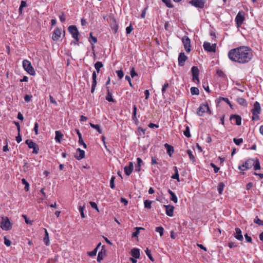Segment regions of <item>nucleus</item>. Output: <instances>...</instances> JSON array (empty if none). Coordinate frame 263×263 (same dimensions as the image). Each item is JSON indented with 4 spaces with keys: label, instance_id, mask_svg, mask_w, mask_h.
<instances>
[{
    "label": "nucleus",
    "instance_id": "2f4dec72",
    "mask_svg": "<svg viewBox=\"0 0 263 263\" xmlns=\"http://www.w3.org/2000/svg\"><path fill=\"white\" fill-rule=\"evenodd\" d=\"M108 22L109 25L117 23L116 20L113 14L110 13L109 15Z\"/></svg>",
    "mask_w": 263,
    "mask_h": 263
},
{
    "label": "nucleus",
    "instance_id": "37998d69",
    "mask_svg": "<svg viewBox=\"0 0 263 263\" xmlns=\"http://www.w3.org/2000/svg\"><path fill=\"white\" fill-rule=\"evenodd\" d=\"M233 140L235 144L237 145H240L241 143H243L242 138L237 139L234 138Z\"/></svg>",
    "mask_w": 263,
    "mask_h": 263
},
{
    "label": "nucleus",
    "instance_id": "20e7f679",
    "mask_svg": "<svg viewBox=\"0 0 263 263\" xmlns=\"http://www.w3.org/2000/svg\"><path fill=\"white\" fill-rule=\"evenodd\" d=\"M68 30L69 33L71 34L72 37L76 41V42H79V31L77 27L74 25L69 26L68 28Z\"/></svg>",
    "mask_w": 263,
    "mask_h": 263
},
{
    "label": "nucleus",
    "instance_id": "774afa93",
    "mask_svg": "<svg viewBox=\"0 0 263 263\" xmlns=\"http://www.w3.org/2000/svg\"><path fill=\"white\" fill-rule=\"evenodd\" d=\"M228 247L230 248H233L237 247V245L235 242H230L228 243Z\"/></svg>",
    "mask_w": 263,
    "mask_h": 263
},
{
    "label": "nucleus",
    "instance_id": "4d7b16f0",
    "mask_svg": "<svg viewBox=\"0 0 263 263\" xmlns=\"http://www.w3.org/2000/svg\"><path fill=\"white\" fill-rule=\"evenodd\" d=\"M210 165L214 169V171L215 173H217L219 170V167H217L215 164H214V163H211L210 164Z\"/></svg>",
    "mask_w": 263,
    "mask_h": 263
},
{
    "label": "nucleus",
    "instance_id": "a19ab883",
    "mask_svg": "<svg viewBox=\"0 0 263 263\" xmlns=\"http://www.w3.org/2000/svg\"><path fill=\"white\" fill-rule=\"evenodd\" d=\"M89 124H90V126H91L92 128H95V129H97V131H98L100 134L102 133V130H101V129H100V127L99 125H98V124H96H96H92V123H89Z\"/></svg>",
    "mask_w": 263,
    "mask_h": 263
},
{
    "label": "nucleus",
    "instance_id": "bf43d9fd",
    "mask_svg": "<svg viewBox=\"0 0 263 263\" xmlns=\"http://www.w3.org/2000/svg\"><path fill=\"white\" fill-rule=\"evenodd\" d=\"M97 252V248H95L93 250H92L91 252H89L88 253L90 256L92 257V256L96 255Z\"/></svg>",
    "mask_w": 263,
    "mask_h": 263
},
{
    "label": "nucleus",
    "instance_id": "cd10ccee",
    "mask_svg": "<svg viewBox=\"0 0 263 263\" xmlns=\"http://www.w3.org/2000/svg\"><path fill=\"white\" fill-rule=\"evenodd\" d=\"M168 193L171 196V200L174 203H177L178 202V199L175 194L170 189L168 190Z\"/></svg>",
    "mask_w": 263,
    "mask_h": 263
},
{
    "label": "nucleus",
    "instance_id": "f257e3e1",
    "mask_svg": "<svg viewBox=\"0 0 263 263\" xmlns=\"http://www.w3.org/2000/svg\"><path fill=\"white\" fill-rule=\"evenodd\" d=\"M228 57L233 62L245 64L252 59L253 54L250 48L243 46L231 49L228 52Z\"/></svg>",
    "mask_w": 263,
    "mask_h": 263
},
{
    "label": "nucleus",
    "instance_id": "393cba45",
    "mask_svg": "<svg viewBox=\"0 0 263 263\" xmlns=\"http://www.w3.org/2000/svg\"><path fill=\"white\" fill-rule=\"evenodd\" d=\"M55 140L57 142L61 143V139L62 138L63 135L59 130L55 131Z\"/></svg>",
    "mask_w": 263,
    "mask_h": 263
},
{
    "label": "nucleus",
    "instance_id": "79ce46f5",
    "mask_svg": "<svg viewBox=\"0 0 263 263\" xmlns=\"http://www.w3.org/2000/svg\"><path fill=\"white\" fill-rule=\"evenodd\" d=\"M254 222L258 224L259 226H263V220H260L257 216H256L254 218Z\"/></svg>",
    "mask_w": 263,
    "mask_h": 263
},
{
    "label": "nucleus",
    "instance_id": "9d476101",
    "mask_svg": "<svg viewBox=\"0 0 263 263\" xmlns=\"http://www.w3.org/2000/svg\"><path fill=\"white\" fill-rule=\"evenodd\" d=\"M204 0H191L189 3L192 6L199 8H203L204 6Z\"/></svg>",
    "mask_w": 263,
    "mask_h": 263
},
{
    "label": "nucleus",
    "instance_id": "338daca9",
    "mask_svg": "<svg viewBox=\"0 0 263 263\" xmlns=\"http://www.w3.org/2000/svg\"><path fill=\"white\" fill-rule=\"evenodd\" d=\"M32 97L31 95H26L24 97V100L26 102H29L31 101Z\"/></svg>",
    "mask_w": 263,
    "mask_h": 263
},
{
    "label": "nucleus",
    "instance_id": "5fc2aeb1",
    "mask_svg": "<svg viewBox=\"0 0 263 263\" xmlns=\"http://www.w3.org/2000/svg\"><path fill=\"white\" fill-rule=\"evenodd\" d=\"M217 74L218 77H221V78H225L226 74L224 73L221 70H218L217 71Z\"/></svg>",
    "mask_w": 263,
    "mask_h": 263
},
{
    "label": "nucleus",
    "instance_id": "4468645a",
    "mask_svg": "<svg viewBox=\"0 0 263 263\" xmlns=\"http://www.w3.org/2000/svg\"><path fill=\"white\" fill-rule=\"evenodd\" d=\"M61 30L59 28H57L55 29V30L53 32L52 39L53 41H57L60 39V37H61Z\"/></svg>",
    "mask_w": 263,
    "mask_h": 263
},
{
    "label": "nucleus",
    "instance_id": "052dcab7",
    "mask_svg": "<svg viewBox=\"0 0 263 263\" xmlns=\"http://www.w3.org/2000/svg\"><path fill=\"white\" fill-rule=\"evenodd\" d=\"M168 86L169 84L168 83L166 82L164 83L162 88V94H163L165 92L166 89L168 87Z\"/></svg>",
    "mask_w": 263,
    "mask_h": 263
},
{
    "label": "nucleus",
    "instance_id": "f8f14e48",
    "mask_svg": "<svg viewBox=\"0 0 263 263\" xmlns=\"http://www.w3.org/2000/svg\"><path fill=\"white\" fill-rule=\"evenodd\" d=\"M191 72L193 76V80L194 81L197 80L199 83V80L198 76L199 74V70L197 66H193L191 68Z\"/></svg>",
    "mask_w": 263,
    "mask_h": 263
},
{
    "label": "nucleus",
    "instance_id": "72a5a7b5",
    "mask_svg": "<svg viewBox=\"0 0 263 263\" xmlns=\"http://www.w3.org/2000/svg\"><path fill=\"white\" fill-rule=\"evenodd\" d=\"M186 152L189 155L190 161H192V163H194L195 162V158L193 154L192 151L190 149H188Z\"/></svg>",
    "mask_w": 263,
    "mask_h": 263
},
{
    "label": "nucleus",
    "instance_id": "c85d7f7f",
    "mask_svg": "<svg viewBox=\"0 0 263 263\" xmlns=\"http://www.w3.org/2000/svg\"><path fill=\"white\" fill-rule=\"evenodd\" d=\"M237 102L239 104L245 107L248 105L247 101L243 98H237Z\"/></svg>",
    "mask_w": 263,
    "mask_h": 263
},
{
    "label": "nucleus",
    "instance_id": "4c0bfd02",
    "mask_svg": "<svg viewBox=\"0 0 263 263\" xmlns=\"http://www.w3.org/2000/svg\"><path fill=\"white\" fill-rule=\"evenodd\" d=\"M191 93L192 95H198L199 93V90L197 87H192L191 88Z\"/></svg>",
    "mask_w": 263,
    "mask_h": 263
},
{
    "label": "nucleus",
    "instance_id": "ea45409f",
    "mask_svg": "<svg viewBox=\"0 0 263 263\" xmlns=\"http://www.w3.org/2000/svg\"><path fill=\"white\" fill-rule=\"evenodd\" d=\"M219 102L221 101H224L226 102V103H228V104L230 106V107L232 108V105L231 103V102L229 101V99L227 98H223V97H219L218 98Z\"/></svg>",
    "mask_w": 263,
    "mask_h": 263
},
{
    "label": "nucleus",
    "instance_id": "473e14b6",
    "mask_svg": "<svg viewBox=\"0 0 263 263\" xmlns=\"http://www.w3.org/2000/svg\"><path fill=\"white\" fill-rule=\"evenodd\" d=\"M103 66V65L102 63V62L98 61L95 64V67L96 69V71L98 73L100 72V69L101 68H102Z\"/></svg>",
    "mask_w": 263,
    "mask_h": 263
},
{
    "label": "nucleus",
    "instance_id": "0e129e2a",
    "mask_svg": "<svg viewBox=\"0 0 263 263\" xmlns=\"http://www.w3.org/2000/svg\"><path fill=\"white\" fill-rule=\"evenodd\" d=\"M78 142L80 145H82L84 148L86 149L87 148V145L84 142L82 138H81V139H79Z\"/></svg>",
    "mask_w": 263,
    "mask_h": 263
},
{
    "label": "nucleus",
    "instance_id": "6e6d98bb",
    "mask_svg": "<svg viewBox=\"0 0 263 263\" xmlns=\"http://www.w3.org/2000/svg\"><path fill=\"white\" fill-rule=\"evenodd\" d=\"M117 76L119 79H122L124 76V72L122 70H117L116 71Z\"/></svg>",
    "mask_w": 263,
    "mask_h": 263
},
{
    "label": "nucleus",
    "instance_id": "a211bd4d",
    "mask_svg": "<svg viewBox=\"0 0 263 263\" xmlns=\"http://www.w3.org/2000/svg\"><path fill=\"white\" fill-rule=\"evenodd\" d=\"M164 206L165 208L166 214L167 216L170 217H172L174 215L173 212L174 210V207L173 205H164Z\"/></svg>",
    "mask_w": 263,
    "mask_h": 263
},
{
    "label": "nucleus",
    "instance_id": "2eb2a0df",
    "mask_svg": "<svg viewBox=\"0 0 263 263\" xmlns=\"http://www.w3.org/2000/svg\"><path fill=\"white\" fill-rule=\"evenodd\" d=\"M261 111V108L260 104L257 101H256L253 106V108L251 110V112L252 114H259Z\"/></svg>",
    "mask_w": 263,
    "mask_h": 263
},
{
    "label": "nucleus",
    "instance_id": "09e8293b",
    "mask_svg": "<svg viewBox=\"0 0 263 263\" xmlns=\"http://www.w3.org/2000/svg\"><path fill=\"white\" fill-rule=\"evenodd\" d=\"M156 231L160 234V235L162 236L163 234L164 229L162 227H158L156 228Z\"/></svg>",
    "mask_w": 263,
    "mask_h": 263
},
{
    "label": "nucleus",
    "instance_id": "c756f323",
    "mask_svg": "<svg viewBox=\"0 0 263 263\" xmlns=\"http://www.w3.org/2000/svg\"><path fill=\"white\" fill-rule=\"evenodd\" d=\"M254 170L256 171L260 169V163L258 159L254 160L253 159Z\"/></svg>",
    "mask_w": 263,
    "mask_h": 263
},
{
    "label": "nucleus",
    "instance_id": "a18cd8bd",
    "mask_svg": "<svg viewBox=\"0 0 263 263\" xmlns=\"http://www.w3.org/2000/svg\"><path fill=\"white\" fill-rule=\"evenodd\" d=\"M184 135L187 138L191 137V134L190 132V127L188 126H186L185 130L183 132Z\"/></svg>",
    "mask_w": 263,
    "mask_h": 263
},
{
    "label": "nucleus",
    "instance_id": "5701e85b",
    "mask_svg": "<svg viewBox=\"0 0 263 263\" xmlns=\"http://www.w3.org/2000/svg\"><path fill=\"white\" fill-rule=\"evenodd\" d=\"M103 248L104 246L102 247L101 251H100L98 254L97 261L99 262H100L101 261L105 254L106 251L103 249Z\"/></svg>",
    "mask_w": 263,
    "mask_h": 263
},
{
    "label": "nucleus",
    "instance_id": "de8ad7c7",
    "mask_svg": "<svg viewBox=\"0 0 263 263\" xmlns=\"http://www.w3.org/2000/svg\"><path fill=\"white\" fill-rule=\"evenodd\" d=\"M162 1L165 4L166 6L168 8H173V5L171 3V0H162Z\"/></svg>",
    "mask_w": 263,
    "mask_h": 263
},
{
    "label": "nucleus",
    "instance_id": "9b49d317",
    "mask_svg": "<svg viewBox=\"0 0 263 263\" xmlns=\"http://www.w3.org/2000/svg\"><path fill=\"white\" fill-rule=\"evenodd\" d=\"M245 20L244 13L239 11L235 17V22L237 26H240Z\"/></svg>",
    "mask_w": 263,
    "mask_h": 263
},
{
    "label": "nucleus",
    "instance_id": "c9c22d12",
    "mask_svg": "<svg viewBox=\"0 0 263 263\" xmlns=\"http://www.w3.org/2000/svg\"><path fill=\"white\" fill-rule=\"evenodd\" d=\"M135 229H136V231L134 232L132 234L133 237H138V235H139V234L140 233V230H144V228H143L142 227H136Z\"/></svg>",
    "mask_w": 263,
    "mask_h": 263
},
{
    "label": "nucleus",
    "instance_id": "680f3d73",
    "mask_svg": "<svg viewBox=\"0 0 263 263\" xmlns=\"http://www.w3.org/2000/svg\"><path fill=\"white\" fill-rule=\"evenodd\" d=\"M133 30V28L132 26V24L130 23V25L126 27V32L127 34H129L131 33L132 30Z\"/></svg>",
    "mask_w": 263,
    "mask_h": 263
},
{
    "label": "nucleus",
    "instance_id": "58836bf2",
    "mask_svg": "<svg viewBox=\"0 0 263 263\" xmlns=\"http://www.w3.org/2000/svg\"><path fill=\"white\" fill-rule=\"evenodd\" d=\"M22 183L25 185V190L26 191H28L29 189V184L28 183V182L26 181V180L25 178H23L22 179Z\"/></svg>",
    "mask_w": 263,
    "mask_h": 263
},
{
    "label": "nucleus",
    "instance_id": "f03ea898",
    "mask_svg": "<svg viewBox=\"0 0 263 263\" xmlns=\"http://www.w3.org/2000/svg\"><path fill=\"white\" fill-rule=\"evenodd\" d=\"M1 228L5 231H8L12 228V224L7 217H2L1 222Z\"/></svg>",
    "mask_w": 263,
    "mask_h": 263
},
{
    "label": "nucleus",
    "instance_id": "8fccbe9b",
    "mask_svg": "<svg viewBox=\"0 0 263 263\" xmlns=\"http://www.w3.org/2000/svg\"><path fill=\"white\" fill-rule=\"evenodd\" d=\"M136 114H137V106L136 105L133 106V120H135L136 119Z\"/></svg>",
    "mask_w": 263,
    "mask_h": 263
},
{
    "label": "nucleus",
    "instance_id": "e2e57ef3",
    "mask_svg": "<svg viewBox=\"0 0 263 263\" xmlns=\"http://www.w3.org/2000/svg\"><path fill=\"white\" fill-rule=\"evenodd\" d=\"M89 204L93 209H96V210H97V211H99L97 204H96V203H95V202L90 201L89 202Z\"/></svg>",
    "mask_w": 263,
    "mask_h": 263
},
{
    "label": "nucleus",
    "instance_id": "c03bdc74",
    "mask_svg": "<svg viewBox=\"0 0 263 263\" xmlns=\"http://www.w3.org/2000/svg\"><path fill=\"white\" fill-rule=\"evenodd\" d=\"M152 203V201L149 200H146L144 202V207L147 209H151V204Z\"/></svg>",
    "mask_w": 263,
    "mask_h": 263
},
{
    "label": "nucleus",
    "instance_id": "6e6552de",
    "mask_svg": "<svg viewBox=\"0 0 263 263\" xmlns=\"http://www.w3.org/2000/svg\"><path fill=\"white\" fill-rule=\"evenodd\" d=\"M216 44H211L209 42H204L203 45L204 49L209 52H215L216 51Z\"/></svg>",
    "mask_w": 263,
    "mask_h": 263
},
{
    "label": "nucleus",
    "instance_id": "49530a36",
    "mask_svg": "<svg viewBox=\"0 0 263 263\" xmlns=\"http://www.w3.org/2000/svg\"><path fill=\"white\" fill-rule=\"evenodd\" d=\"M145 252L146 254L147 255V256L149 258V259L151 260H152V261H154V259H153V256H152V255L151 254V251L148 248H147L146 249V250L145 251Z\"/></svg>",
    "mask_w": 263,
    "mask_h": 263
},
{
    "label": "nucleus",
    "instance_id": "13d9d810",
    "mask_svg": "<svg viewBox=\"0 0 263 263\" xmlns=\"http://www.w3.org/2000/svg\"><path fill=\"white\" fill-rule=\"evenodd\" d=\"M171 178L173 179L177 180V181L178 182L180 181L179 173H175L173 175H172Z\"/></svg>",
    "mask_w": 263,
    "mask_h": 263
},
{
    "label": "nucleus",
    "instance_id": "69168bd1",
    "mask_svg": "<svg viewBox=\"0 0 263 263\" xmlns=\"http://www.w3.org/2000/svg\"><path fill=\"white\" fill-rule=\"evenodd\" d=\"M89 41L91 45H93L94 44H96L97 42V37L93 36L92 37L91 39L89 40Z\"/></svg>",
    "mask_w": 263,
    "mask_h": 263
},
{
    "label": "nucleus",
    "instance_id": "0eeeda50",
    "mask_svg": "<svg viewBox=\"0 0 263 263\" xmlns=\"http://www.w3.org/2000/svg\"><path fill=\"white\" fill-rule=\"evenodd\" d=\"M25 143L28 145L29 148H32L33 154H37L39 151V147L36 143L32 140L27 139L25 141Z\"/></svg>",
    "mask_w": 263,
    "mask_h": 263
},
{
    "label": "nucleus",
    "instance_id": "b1692460",
    "mask_svg": "<svg viewBox=\"0 0 263 263\" xmlns=\"http://www.w3.org/2000/svg\"><path fill=\"white\" fill-rule=\"evenodd\" d=\"M107 89V95L106 96V99L108 101L110 102H115V100L112 98V94L110 91V89L109 87H106Z\"/></svg>",
    "mask_w": 263,
    "mask_h": 263
},
{
    "label": "nucleus",
    "instance_id": "4be33fe9",
    "mask_svg": "<svg viewBox=\"0 0 263 263\" xmlns=\"http://www.w3.org/2000/svg\"><path fill=\"white\" fill-rule=\"evenodd\" d=\"M132 256L135 258H139L140 256V250L138 249L134 248L131 250Z\"/></svg>",
    "mask_w": 263,
    "mask_h": 263
},
{
    "label": "nucleus",
    "instance_id": "aec40b11",
    "mask_svg": "<svg viewBox=\"0 0 263 263\" xmlns=\"http://www.w3.org/2000/svg\"><path fill=\"white\" fill-rule=\"evenodd\" d=\"M92 85H91V92L93 93L95 89L96 86L97 85V74L95 71H93L92 74Z\"/></svg>",
    "mask_w": 263,
    "mask_h": 263
},
{
    "label": "nucleus",
    "instance_id": "39448f33",
    "mask_svg": "<svg viewBox=\"0 0 263 263\" xmlns=\"http://www.w3.org/2000/svg\"><path fill=\"white\" fill-rule=\"evenodd\" d=\"M205 112H209L211 114V111L207 103H202L200 104V106L198 107L197 111V114L199 116H202L203 114Z\"/></svg>",
    "mask_w": 263,
    "mask_h": 263
},
{
    "label": "nucleus",
    "instance_id": "ddd939ff",
    "mask_svg": "<svg viewBox=\"0 0 263 263\" xmlns=\"http://www.w3.org/2000/svg\"><path fill=\"white\" fill-rule=\"evenodd\" d=\"M187 57L185 55L184 53H180L178 58L179 65L180 66H183L184 65V62L187 60Z\"/></svg>",
    "mask_w": 263,
    "mask_h": 263
},
{
    "label": "nucleus",
    "instance_id": "603ef678",
    "mask_svg": "<svg viewBox=\"0 0 263 263\" xmlns=\"http://www.w3.org/2000/svg\"><path fill=\"white\" fill-rule=\"evenodd\" d=\"M85 208V205H83V206H80L79 208V212H80L81 216L82 218L85 217V215L84 213V209Z\"/></svg>",
    "mask_w": 263,
    "mask_h": 263
},
{
    "label": "nucleus",
    "instance_id": "3c124183",
    "mask_svg": "<svg viewBox=\"0 0 263 263\" xmlns=\"http://www.w3.org/2000/svg\"><path fill=\"white\" fill-rule=\"evenodd\" d=\"M115 179V177L112 176L110 180V187L111 189H114L115 187V185L114 183Z\"/></svg>",
    "mask_w": 263,
    "mask_h": 263
},
{
    "label": "nucleus",
    "instance_id": "a878e982",
    "mask_svg": "<svg viewBox=\"0 0 263 263\" xmlns=\"http://www.w3.org/2000/svg\"><path fill=\"white\" fill-rule=\"evenodd\" d=\"M164 146L166 148V151H167V153L168 154V155L171 157L172 156V154L174 152V147L166 143L164 144Z\"/></svg>",
    "mask_w": 263,
    "mask_h": 263
},
{
    "label": "nucleus",
    "instance_id": "412c9836",
    "mask_svg": "<svg viewBox=\"0 0 263 263\" xmlns=\"http://www.w3.org/2000/svg\"><path fill=\"white\" fill-rule=\"evenodd\" d=\"M235 230V233L234 234L235 238L239 241H242L243 236L242 235L241 230L239 228H236Z\"/></svg>",
    "mask_w": 263,
    "mask_h": 263
},
{
    "label": "nucleus",
    "instance_id": "f704fd0d",
    "mask_svg": "<svg viewBox=\"0 0 263 263\" xmlns=\"http://www.w3.org/2000/svg\"><path fill=\"white\" fill-rule=\"evenodd\" d=\"M224 186H225V185L223 182H220L218 184V192L219 194H222Z\"/></svg>",
    "mask_w": 263,
    "mask_h": 263
},
{
    "label": "nucleus",
    "instance_id": "7ed1b4c3",
    "mask_svg": "<svg viewBox=\"0 0 263 263\" xmlns=\"http://www.w3.org/2000/svg\"><path fill=\"white\" fill-rule=\"evenodd\" d=\"M23 66L24 69L30 75L34 76L35 73V70L31 65L30 62L27 60H24Z\"/></svg>",
    "mask_w": 263,
    "mask_h": 263
},
{
    "label": "nucleus",
    "instance_id": "e433bc0d",
    "mask_svg": "<svg viewBox=\"0 0 263 263\" xmlns=\"http://www.w3.org/2000/svg\"><path fill=\"white\" fill-rule=\"evenodd\" d=\"M112 30L114 31V33H116L118 30V25L117 23L112 24L109 25Z\"/></svg>",
    "mask_w": 263,
    "mask_h": 263
},
{
    "label": "nucleus",
    "instance_id": "1a4fd4ad",
    "mask_svg": "<svg viewBox=\"0 0 263 263\" xmlns=\"http://www.w3.org/2000/svg\"><path fill=\"white\" fill-rule=\"evenodd\" d=\"M182 42L183 44L184 49L187 52L191 51V41L189 37L187 36H183L182 37Z\"/></svg>",
    "mask_w": 263,
    "mask_h": 263
},
{
    "label": "nucleus",
    "instance_id": "f3484780",
    "mask_svg": "<svg viewBox=\"0 0 263 263\" xmlns=\"http://www.w3.org/2000/svg\"><path fill=\"white\" fill-rule=\"evenodd\" d=\"M134 169L133 163L132 162L129 163L128 166H125L124 168V172L127 176H129Z\"/></svg>",
    "mask_w": 263,
    "mask_h": 263
},
{
    "label": "nucleus",
    "instance_id": "dca6fc26",
    "mask_svg": "<svg viewBox=\"0 0 263 263\" xmlns=\"http://www.w3.org/2000/svg\"><path fill=\"white\" fill-rule=\"evenodd\" d=\"M74 157L78 160L84 158L85 157V151L80 148H78L74 155Z\"/></svg>",
    "mask_w": 263,
    "mask_h": 263
},
{
    "label": "nucleus",
    "instance_id": "bb28decb",
    "mask_svg": "<svg viewBox=\"0 0 263 263\" xmlns=\"http://www.w3.org/2000/svg\"><path fill=\"white\" fill-rule=\"evenodd\" d=\"M137 164L135 165V171L139 172L141 170V165L142 163V160L140 158H137Z\"/></svg>",
    "mask_w": 263,
    "mask_h": 263
},
{
    "label": "nucleus",
    "instance_id": "6ab92c4d",
    "mask_svg": "<svg viewBox=\"0 0 263 263\" xmlns=\"http://www.w3.org/2000/svg\"><path fill=\"white\" fill-rule=\"evenodd\" d=\"M230 120H234L237 125H240L241 124V118L237 115H232L230 117Z\"/></svg>",
    "mask_w": 263,
    "mask_h": 263
},
{
    "label": "nucleus",
    "instance_id": "7c9ffc66",
    "mask_svg": "<svg viewBox=\"0 0 263 263\" xmlns=\"http://www.w3.org/2000/svg\"><path fill=\"white\" fill-rule=\"evenodd\" d=\"M44 230L45 231V237L43 239V240H44L45 244L46 246H48L49 242V234L47 232V230L46 229H44Z\"/></svg>",
    "mask_w": 263,
    "mask_h": 263
},
{
    "label": "nucleus",
    "instance_id": "864d4df0",
    "mask_svg": "<svg viewBox=\"0 0 263 263\" xmlns=\"http://www.w3.org/2000/svg\"><path fill=\"white\" fill-rule=\"evenodd\" d=\"M4 243H5V245L6 246H7V247L10 246V245H11V240L8 239H7L6 236L4 237Z\"/></svg>",
    "mask_w": 263,
    "mask_h": 263
},
{
    "label": "nucleus",
    "instance_id": "423d86ee",
    "mask_svg": "<svg viewBox=\"0 0 263 263\" xmlns=\"http://www.w3.org/2000/svg\"><path fill=\"white\" fill-rule=\"evenodd\" d=\"M253 165V159H248L242 165L238 166V169L240 171H245L251 168Z\"/></svg>",
    "mask_w": 263,
    "mask_h": 263
}]
</instances>
